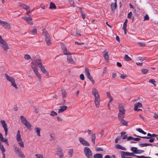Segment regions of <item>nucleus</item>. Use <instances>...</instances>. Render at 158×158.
Returning <instances> with one entry per match:
<instances>
[{
  "mask_svg": "<svg viewBox=\"0 0 158 158\" xmlns=\"http://www.w3.org/2000/svg\"><path fill=\"white\" fill-rule=\"evenodd\" d=\"M22 18L23 19L26 21L27 23L30 25H32L33 24L31 16H29L28 17L25 16L23 17Z\"/></svg>",
  "mask_w": 158,
  "mask_h": 158,
  "instance_id": "obj_10",
  "label": "nucleus"
},
{
  "mask_svg": "<svg viewBox=\"0 0 158 158\" xmlns=\"http://www.w3.org/2000/svg\"><path fill=\"white\" fill-rule=\"evenodd\" d=\"M2 127L4 129V130L5 132V135L6 136L7 135L8 132V128L7 127V124L6 125H3Z\"/></svg>",
  "mask_w": 158,
  "mask_h": 158,
  "instance_id": "obj_36",
  "label": "nucleus"
},
{
  "mask_svg": "<svg viewBox=\"0 0 158 158\" xmlns=\"http://www.w3.org/2000/svg\"><path fill=\"white\" fill-rule=\"evenodd\" d=\"M94 158H103L102 155L101 154H96L94 155Z\"/></svg>",
  "mask_w": 158,
  "mask_h": 158,
  "instance_id": "obj_31",
  "label": "nucleus"
},
{
  "mask_svg": "<svg viewBox=\"0 0 158 158\" xmlns=\"http://www.w3.org/2000/svg\"><path fill=\"white\" fill-rule=\"evenodd\" d=\"M90 74L89 71V69L88 68H86L85 69V74L86 76L88 75H89V74Z\"/></svg>",
  "mask_w": 158,
  "mask_h": 158,
  "instance_id": "obj_44",
  "label": "nucleus"
},
{
  "mask_svg": "<svg viewBox=\"0 0 158 158\" xmlns=\"http://www.w3.org/2000/svg\"><path fill=\"white\" fill-rule=\"evenodd\" d=\"M50 115L52 116H57V114L56 112L52 110L51 111Z\"/></svg>",
  "mask_w": 158,
  "mask_h": 158,
  "instance_id": "obj_41",
  "label": "nucleus"
},
{
  "mask_svg": "<svg viewBox=\"0 0 158 158\" xmlns=\"http://www.w3.org/2000/svg\"><path fill=\"white\" fill-rule=\"evenodd\" d=\"M132 13L131 12H129L127 15V17L128 19H131L132 18Z\"/></svg>",
  "mask_w": 158,
  "mask_h": 158,
  "instance_id": "obj_55",
  "label": "nucleus"
},
{
  "mask_svg": "<svg viewBox=\"0 0 158 158\" xmlns=\"http://www.w3.org/2000/svg\"><path fill=\"white\" fill-rule=\"evenodd\" d=\"M136 130L138 132L142 133L143 131L142 129L140 128H137L136 129Z\"/></svg>",
  "mask_w": 158,
  "mask_h": 158,
  "instance_id": "obj_61",
  "label": "nucleus"
},
{
  "mask_svg": "<svg viewBox=\"0 0 158 158\" xmlns=\"http://www.w3.org/2000/svg\"><path fill=\"white\" fill-rule=\"evenodd\" d=\"M149 19V16L147 14H146V15L144 17L143 20H148Z\"/></svg>",
  "mask_w": 158,
  "mask_h": 158,
  "instance_id": "obj_54",
  "label": "nucleus"
},
{
  "mask_svg": "<svg viewBox=\"0 0 158 158\" xmlns=\"http://www.w3.org/2000/svg\"><path fill=\"white\" fill-rule=\"evenodd\" d=\"M43 33L44 35L45 38V41L46 44L48 45L51 44V43L50 41V38L49 34L47 31L45 30V29H43L42 30Z\"/></svg>",
  "mask_w": 158,
  "mask_h": 158,
  "instance_id": "obj_5",
  "label": "nucleus"
},
{
  "mask_svg": "<svg viewBox=\"0 0 158 158\" xmlns=\"http://www.w3.org/2000/svg\"><path fill=\"white\" fill-rule=\"evenodd\" d=\"M31 65H33L34 66H38L39 67V66L42 65V60L40 59L34 60L31 62Z\"/></svg>",
  "mask_w": 158,
  "mask_h": 158,
  "instance_id": "obj_8",
  "label": "nucleus"
},
{
  "mask_svg": "<svg viewBox=\"0 0 158 158\" xmlns=\"http://www.w3.org/2000/svg\"><path fill=\"white\" fill-rule=\"evenodd\" d=\"M144 151L141 150L137 149V151L136 152V154H140L141 153L143 152Z\"/></svg>",
  "mask_w": 158,
  "mask_h": 158,
  "instance_id": "obj_56",
  "label": "nucleus"
},
{
  "mask_svg": "<svg viewBox=\"0 0 158 158\" xmlns=\"http://www.w3.org/2000/svg\"><path fill=\"white\" fill-rule=\"evenodd\" d=\"M79 140L80 142L83 145L85 146H90L89 143L83 138H79Z\"/></svg>",
  "mask_w": 158,
  "mask_h": 158,
  "instance_id": "obj_13",
  "label": "nucleus"
},
{
  "mask_svg": "<svg viewBox=\"0 0 158 158\" xmlns=\"http://www.w3.org/2000/svg\"><path fill=\"white\" fill-rule=\"evenodd\" d=\"M0 25H2L4 28L8 29H10L11 27L9 24L1 20L0 21Z\"/></svg>",
  "mask_w": 158,
  "mask_h": 158,
  "instance_id": "obj_9",
  "label": "nucleus"
},
{
  "mask_svg": "<svg viewBox=\"0 0 158 158\" xmlns=\"http://www.w3.org/2000/svg\"><path fill=\"white\" fill-rule=\"evenodd\" d=\"M61 93L62 94V99H64L66 97L67 95V93L64 89L61 90Z\"/></svg>",
  "mask_w": 158,
  "mask_h": 158,
  "instance_id": "obj_27",
  "label": "nucleus"
},
{
  "mask_svg": "<svg viewBox=\"0 0 158 158\" xmlns=\"http://www.w3.org/2000/svg\"><path fill=\"white\" fill-rule=\"evenodd\" d=\"M96 139V135L94 134H92L91 135V142L94 143L95 144V139Z\"/></svg>",
  "mask_w": 158,
  "mask_h": 158,
  "instance_id": "obj_29",
  "label": "nucleus"
},
{
  "mask_svg": "<svg viewBox=\"0 0 158 158\" xmlns=\"http://www.w3.org/2000/svg\"><path fill=\"white\" fill-rule=\"evenodd\" d=\"M35 156L37 158H44L42 154H35Z\"/></svg>",
  "mask_w": 158,
  "mask_h": 158,
  "instance_id": "obj_53",
  "label": "nucleus"
},
{
  "mask_svg": "<svg viewBox=\"0 0 158 158\" xmlns=\"http://www.w3.org/2000/svg\"><path fill=\"white\" fill-rule=\"evenodd\" d=\"M147 136H148L141 137V138H143V139H150L151 138H152V134H151L150 133H148Z\"/></svg>",
  "mask_w": 158,
  "mask_h": 158,
  "instance_id": "obj_35",
  "label": "nucleus"
},
{
  "mask_svg": "<svg viewBox=\"0 0 158 158\" xmlns=\"http://www.w3.org/2000/svg\"><path fill=\"white\" fill-rule=\"evenodd\" d=\"M92 94L95 97V99L96 98L98 99L100 98V96L97 89L95 88L92 89Z\"/></svg>",
  "mask_w": 158,
  "mask_h": 158,
  "instance_id": "obj_12",
  "label": "nucleus"
},
{
  "mask_svg": "<svg viewBox=\"0 0 158 158\" xmlns=\"http://www.w3.org/2000/svg\"><path fill=\"white\" fill-rule=\"evenodd\" d=\"M142 104L139 102L136 103L134 105V110L135 111H137V108L142 107Z\"/></svg>",
  "mask_w": 158,
  "mask_h": 158,
  "instance_id": "obj_19",
  "label": "nucleus"
},
{
  "mask_svg": "<svg viewBox=\"0 0 158 158\" xmlns=\"http://www.w3.org/2000/svg\"><path fill=\"white\" fill-rule=\"evenodd\" d=\"M139 145L141 147H146L148 146H152V144L149 143H141L139 144Z\"/></svg>",
  "mask_w": 158,
  "mask_h": 158,
  "instance_id": "obj_24",
  "label": "nucleus"
},
{
  "mask_svg": "<svg viewBox=\"0 0 158 158\" xmlns=\"http://www.w3.org/2000/svg\"><path fill=\"white\" fill-rule=\"evenodd\" d=\"M86 76L87 78L89 79L92 82L93 84H94L95 83V82L93 77L91 76L90 74H89V75Z\"/></svg>",
  "mask_w": 158,
  "mask_h": 158,
  "instance_id": "obj_33",
  "label": "nucleus"
},
{
  "mask_svg": "<svg viewBox=\"0 0 158 158\" xmlns=\"http://www.w3.org/2000/svg\"><path fill=\"white\" fill-rule=\"evenodd\" d=\"M80 78L82 80H84L85 77H84V75L83 74H81L80 75Z\"/></svg>",
  "mask_w": 158,
  "mask_h": 158,
  "instance_id": "obj_59",
  "label": "nucleus"
},
{
  "mask_svg": "<svg viewBox=\"0 0 158 158\" xmlns=\"http://www.w3.org/2000/svg\"><path fill=\"white\" fill-rule=\"evenodd\" d=\"M0 149L1 151L2 152H4L5 151L4 148L1 143H0Z\"/></svg>",
  "mask_w": 158,
  "mask_h": 158,
  "instance_id": "obj_38",
  "label": "nucleus"
},
{
  "mask_svg": "<svg viewBox=\"0 0 158 158\" xmlns=\"http://www.w3.org/2000/svg\"><path fill=\"white\" fill-rule=\"evenodd\" d=\"M138 44L141 47H144L145 46V44L144 42H139Z\"/></svg>",
  "mask_w": 158,
  "mask_h": 158,
  "instance_id": "obj_51",
  "label": "nucleus"
},
{
  "mask_svg": "<svg viewBox=\"0 0 158 158\" xmlns=\"http://www.w3.org/2000/svg\"><path fill=\"white\" fill-rule=\"evenodd\" d=\"M39 67L40 68L42 72L45 74L47 76H48L49 75L48 72L45 69V67L43 65L39 66Z\"/></svg>",
  "mask_w": 158,
  "mask_h": 158,
  "instance_id": "obj_15",
  "label": "nucleus"
},
{
  "mask_svg": "<svg viewBox=\"0 0 158 158\" xmlns=\"http://www.w3.org/2000/svg\"><path fill=\"white\" fill-rule=\"evenodd\" d=\"M124 59L126 61H128L131 60V58L129 56H128L127 54H126L125 55Z\"/></svg>",
  "mask_w": 158,
  "mask_h": 158,
  "instance_id": "obj_39",
  "label": "nucleus"
},
{
  "mask_svg": "<svg viewBox=\"0 0 158 158\" xmlns=\"http://www.w3.org/2000/svg\"><path fill=\"white\" fill-rule=\"evenodd\" d=\"M148 71L147 69H141V71L143 74H146Z\"/></svg>",
  "mask_w": 158,
  "mask_h": 158,
  "instance_id": "obj_48",
  "label": "nucleus"
},
{
  "mask_svg": "<svg viewBox=\"0 0 158 158\" xmlns=\"http://www.w3.org/2000/svg\"><path fill=\"white\" fill-rule=\"evenodd\" d=\"M119 112L118 114V118L122 117L124 118L125 110L123 106L121 104H119L118 106Z\"/></svg>",
  "mask_w": 158,
  "mask_h": 158,
  "instance_id": "obj_3",
  "label": "nucleus"
},
{
  "mask_svg": "<svg viewBox=\"0 0 158 158\" xmlns=\"http://www.w3.org/2000/svg\"><path fill=\"white\" fill-rule=\"evenodd\" d=\"M137 148L135 147H132L131 148V150L132 151L135 153L136 154V152L137 151Z\"/></svg>",
  "mask_w": 158,
  "mask_h": 158,
  "instance_id": "obj_46",
  "label": "nucleus"
},
{
  "mask_svg": "<svg viewBox=\"0 0 158 158\" xmlns=\"http://www.w3.org/2000/svg\"><path fill=\"white\" fill-rule=\"evenodd\" d=\"M153 117L155 119H157L158 118V114L155 113L154 114Z\"/></svg>",
  "mask_w": 158,
  "mask_h": 158,
  "instance_id": "obj_63",
  "label": "nucleus"
},
{
  "mask_svg": "<svg viewBox=\"0 0 158 158\" xmlns=\"http://www.w3.org/2000/svg\"><path fill=\"white\" fill-rule=\"evenodd\" d=\"M127 77V76L126 75H124L123 74H121L120 76V78L122 79H125L126 77Z\"/></svg>",
  "mask_w": 158,
  "mask_h": 158,
  "instance_id": "obj_57",
  "label": "nucleus"
},
{
  "mask_svg": "<svg viewBox=\"0 0 158 158\" xmlns=\"http://www.w3.org/2000/svg\"><path fill=\"white\" fill-rule=\"evenodd\" d=\"M117 4L115 3H112L111 5V8L113 11L115 10L117 8Z\"/></svg>",
  "mask_w": 158,
  "mask_h": 158,
  "instance_id": "obj_26",
  "label": "nucleus"
},
{
  "mask_svg": "<svg viewBox=\"0 0 158 158\" xmlns=\"http://www.w3.org/2000/svg\"><path fill=\"white\" fill-rule=\"evenodd\" d=\"M122 153H124V155L126 156H135L136 157V156H136L133 153H130L127 152L122 151Z\"/></svg>",
  "mask_w": 158,
  "mask_h": 158,
  "instance_id": "obj_21",
  "label": "nucleus"
},
{
  "mask_svg": "<svg viewBox=\"0 0 158 158\" xmlns=\"http://www.w3.org/2000/svg\"><path fill=\"white\" fill-rule=\"evenodd\" d=\"M0 122L1 123L2 126L6 124V123L5 121L4 120H1Z\"/></svg>",
  "mask_w": 158,
  "mask_h": 158,
  "instance_id": "obj_58",
  "label": "nucleus"
},
{
  "mask_svg": "<svg viewBox=\"0 0 158 158\" xmlns=\"http://www.w3.org/2000/svg\"><path fill=\"white\" fill-rule=\"evenodd\" d=\"M149 83H152L154 85V86H156V85L155 84V83L156 82V81L154 79H150L149 80Z\"/></svg>",
  "mask_w": 158,
  "mask_h": 158,
  "instance_id": "obj_45",
  "label": "nucleus"
},
{
  "mask_svg": "<svg viewBox=\"0 0 158 158\" xmlns=\"http://www.w3.org/2000/svg\"><path fill=\"white\" fill-rule=\"evenodd\" d=\"M96 150L97 151H103V149L102 148H101L97 147L96 149Z\"/></svg>",
  "mask_w": 158,
  "mask_h": 158,
  "instance_id": "obj_60",
  "label": "nucleus"
},
{
  "mask_svg": "<svg viewBox=\"0 0 158 158\" xmlns=\"http://www.w3.org/2000/svg\"><path fill=\"white\" fill-rule=\"evenodd\" d=\"M34 130L37 133V135L38 136H40V132L41 130V129L40 128L36 127L35 128Z\"/></svg>",
  "mask_w": 158,
  "mask_h": 158,
  "instance_id": "obj_23",
  "label": "nucleus"
},
{
  "mask_svg": "<svg viewBox=\"0 0 158 158\" xmlns=\"http://www.w3.org/2000/svg\"><path fill=\"white\" fill-rule=\"evenodd\" d=\"M5 76L7 80L11 82L12 86L16 89H18V87L15 83V79L13 77H10L7 73L5 74Z\"/></svg>",
  "mask_w": 158,
  "mask_h": 158,
  "instance_id": "obj_2",
  "label": "nucleus"
},
{
  "mask_svg": "<svg viewBox=\"0 0 158 158\" xmlns=\"http://www.w3.org/2000/svg\"><path fill=\"white\" fill-rule=\"evenodd\" d=\"M0 43L2 44L1 46L3 48L4 51L7 52L9 49V47L6 41L3 40L0 35Z\"/></svg>",
  "mask_w": 158,
  "mask_h": 158,
  "instance_id": "obj_6",
  "label": "nucleus"
},
{
  "mask_svg": "<svg viewBox=\"0 0 158 158\" xmlns=\"http://www.w3.org/2000/svg\"><path fill=\"white\" fill-rule=\"evenodd\" d=\"M16 139L20 146L21 148H24V144L22 140V139L21 137L20 131L19 130H18L17 131L16 136Z\"/></svg>",
  "mask_w": 158,
  "mask_h": 158,
  "instance_id": "obj_4",
  "label": "nucleus"
},
{
  "mask_svg": "<svg viewBox=\"0 0 158 158\" xmlns=\"http://www.w3.org/2000/svg\"><path fill=\"white\" fill-rule=\"evenodd\" d=\"M56 6L55 4L52 2H50L49 9H56Z\"/></svg>",
  "mask_w": 158,
  "mask_h": 158,
  "instance_id": "obj_25",
  "label": "nucleus"
},
{
  "mask_svg": "<svg viewBox=\"0 0 158 158\" xmlns=\"http://www.w3.org/2000/svg\"><path fill=\"white\" fill-rule=\"evenodd\" d=\"M21 122L29 130L31 129V125L30 123L22 115L20 116Z\"/></svg>",
  "mask_w": 158,
  "mask_h": 158,
  "instance_id": "obj_1",
  "label": "nucleus"
},
{
  "mask_svg": "<svg viewBox=\"0 0 158 158\" xmlns=\"http://www.w3.org/2000/svg\"><path fill=\"white\" fill-rule=\"evenodd\" d=\"M18 4V5L19 6L22 7L23 9L26 10L27 11V10L29 8V7L27 6L20 2H19Z\"/></svg>",
  "mask_w": 158,
  "mask_h": 158,
  "instance_id": "obj_22",
  "label": "nucleus"
},
{
  "mask_svg": "<svg viewBox=\"0 0 158 158\" xmlns=\"http://www.w3.org/2000/svg\"><path fill=\"white\" fill-rule=\"evenodd\" d=\"M68 152H69V156L70 157H71L73 156V149H69V150Z\"/></svg>",
  "mask_w": 158,
  "mask_h": 158,
  "instance_id": "obj_40",
  "label": "nucleus"
},
{
  "mask_svg": "<svg viewBox=\"0 0 158 158\" xmlns=\"http://www.w3.org/2000/svg\"><path fill=\"white\" fill-rule=\"evenodd\" d=\"M105 52H103L104 54V58L106 60H109V56L108 52H106L105 53H104Z\"/></svg>",
  "mask_w": 158,
  "mask_h": 158,
  "instance_id": "obj_32",
  "label": "nucleus"
},
{
  "mask_svg": "<svg viewBox=\"0 0 158 158\" xmlns=\"http://www.w3.org/2000/svg\"><path fill=\"white\" fill-rule=\"evenodd\" d=\"M61 48L63 50V51L64 54L67 55L68 53V52L65 46L63 43H61Z\"/></svg>",
  "mask_w": 158,
  "mask_h": 158,
  "instance_id": "obj_17",
  "label": "nucleus"
},
{
  "mask_svg": "<svg viewBox=\"0 0 158 158\" xmlns=\"http://www.w3.org/2000/svg\"><path fill=\"white\" fill-rule=\"evenodd\" d=\"M16 154L20 157L23 158L25 157V156L22 153L21 151H19V152L16 153Z\"/></svg>",
  "mask_w": 158,
  "mask_h": 158,
  "instance_id": "obj_37",
  "label": "nucleus"
},
{
  "mask_svg": "<svg viewBox=\"0 0 158 158\" xmlns=\"http://www.w3.org/2000/svg\"><path fill=\"white\" fill-rule=\"evenodd\" d=\"M69 3L71 6L74 7L75 6L74 5V2L73 0H69Z\"/></svg>",
  "mask_w": 158,
  "mask_h": 158,
  "instance_id": "obj_47",
  "label": "nucleus"
},
{
  "mask_svg": "<svg viewBox=\"0 0 158 158\" xmlns=\"http://www.w3.org/2000/svg\"><path fill=\"white\" fill-rule=\"evenodd\" d=\"M68 54L66 55H67V60L69 63L74 64L75 62L72 58L71 54L69 52H68Z\"/></svg>",
  "mask_w": 158,
  "mask_h": 158,
  "instance_id": "obj_14",
  "label": "nucleus"
},
{
  "mask_svg": "<svg viewBox=\"0 0 158 158\" xmlns=\"http://www.w3.org/2000/svg\"><path fill=\"white\" fill-rule=\"evenodd\" d=\"M124 118L122 117L118 118V120L121 123L124 125L127 126L128 125L127 122L123 119Z\"/></svg>",
  "mask_w": 158,
  "mask_h": 158,
  "instance_id": "obj_20",
  "label": "nucleus"
},
{
  "mask_svg": "<svg viewBox=\"0 0 158 158\" xmlns=\"http://www.w3.org/2000/svg\"><path fill=\"white\" fill-rule=\"evenodd\" d=\"M121 154L122 158H126L125 156L126 155H124V153H122V151L121 152Z\"/></svg>",
  "mask_w": 158,
  "mask_h": 158,
  "instance_id": "obj_64",
  "label": "nucleus"
},
{
  "mask_svg": "<svg viewBox=\"0 0 158 158\" xmlns=\"http://www.w3.org/2000/svg\"><path fill=\"white\" fill-rule=\"evenodd\" d=\"M139 59L140 60H144L146 59V57L140 56L139 57Z\"/></svg>",
  "mask_w": 158,
  "mask_h": 158,
  "instance_id": "obj_62",
  "label": "nucleus"
},
{
  "mask_svg": "<svg viewBox=\"0 0 158 158\" xmlns=\"http://www.w3.org/2000/svg\"><path fill=\"white\" fill-rule=\"evenodd\" d=\"M126 134V132H123L121 133V137H122V139H125L126 138L127 139V135H124Z\"/></svg>",
  "mask_w": 158,
  "mask_h": 158,
  "instance_id": "obj_34",
  "label": "nucleus"
},
{
  "mask_svg": "<svg viewBox=\"0 0 158 158\" xmlns=\"http://www.w3.org/2000/svg\"><path fill=\"white\" fill-rule=\"evenodd\" d=\"M30 32L32 33V34H36L37 33V30L36 28L33 29L32 31H30Z\"/></svg>",
  "mask_w": 158,
  "mask_h": 158,
  "instance_id": "obj_49",
  "label": "nucleus"
},
{
  "mask_svg": "<svg viewBox=\"0 0 158 158\" xmlns=\"http://www.w3.org/2000/svg\"><path fill=\"white\" fill-rule=\"evenodd\" d=\"M57 151L56 153L60 157V158H63L64 156V153L61 149L60 148L58 147L56 149Z\"/></svg>",
  "mask_w": 158,
  "mask_h": 158,
  "instance_id": "obj_11",
  "label": "nucleus"
},
{
  "mask_svg": "<svg viewBox=\"0 0 158 158\" xmlns=\"http://www.w3.org/2000/svg\"><path fill=\"white\" fill-rule=\"evenodd\" d=\"M14 150L16 154L18 152H19V151H20L21 150L18 147H15L14 148Z\"/></svg>",
  "mask_w": 158,
  "mask_h": 158,
  "instance_id": "obj_42",
  "label": "nucleus"
},
{
  "mask_svg": "<svg viewBox=\"0 0 158 158\" xmlns=\"http://www.w3.org/2000/svg\"><path fill=\"white\" fill-rule=\"evenodd\" d=\"M31 66L36 76L40 74L38 72V68L36 66H34L33 65H31Z\"/></svg>",
  "mask_w": 158,
  "mask_h": 158,
  "instance_id": "obj_18",
  "label": "nucleus"
},
{
  "mask_svg": "<svg viewBox=\"0 0 158 158\" xmlns=\"http://www.w3.org/2000/svg\"><path fill=\"white\" fill-rule=\"evenodd\" d=\"M116 148L118 149H120L123 150H126V149L125 148L123 147L121 145L117 144L116 145Z\"/></svg>",
  "mask_w": 158,
  "mask_h": 158,
  "instance_id": "obj_28",
  "label": "nucleus"
},
{
  "mask_svg": "<svg viewBox=\"0 0 158 158\" xmlns=\"http://www.w3.org/2000/svg\"><path fill=\"white\" fill-rule=\"evenodd\" d=\"M136 157L137 158H152L149 156H136Z\"/></svg>",
  "mask_w": 158,
  "mask_h": 158,
  "instance_id": "obj_52",
  "label": "nucleus"
},
{
  "mask_svg": "<svg viewBox=\"0 0 158 158\" xmlns=\"http://www.w3.org/2000/svg\"><path fill=\"white\" fill-rule=\"evenodd\" d=\"M84 152L87 158H92V152L90 148L85 147L84 150Z\"/></svg>",
  "mask_w": 158,
  "mask_h": 158,
  "instance_id": "obj_7",
  "label": "nucleus"
},
{
  "mask_svg": "<svg viewBox=\"0 0 158 158\" xmlns=\"http://www.w3.org/2000/svg\"><path fill=\"white\" fill-rule=\"evenodd\" d=\"M24 58L27 60H29L31 59L30 56L28 54H25L24 55Z\"/></svg>",
  "mask_w": 158,
  "mask_h": 158,
  "instance_id": "obj_43",
  "label": "nucleus"
},
{
  "mask_svg": "<svg viewBox=\"0 0 158 158\" xmlns=\"http://www.w3.org/2000/svg\"><path fill=\"white\" fill-rule=\"evenodd\" d=\"M59 107L60 108L59 109L58 112L59 113H60L64 112L65 110L68 108V107L67 106H60Z\"/></svg>",
  "mask_w": 158,
  "mask_h": 158,
  "instance_id": "obj_16",
  "label": "nucleus"
},
{
  "mask_svg": "<svg viewBox=\"0 0 158 158\" xmlns=\"http://www.w3.org/2000/svg\"><path fill=\"white\" fill-rule=\"evenodd\" d=\"M127 22H128L127 19H126L125 20V22L124 23V24H123V28H124V29H125V28H126L127 27Z\"/></svg>",
  "mask_w": 158,
  "mask_h": 158,
  "instance_id": "obj_50",
  "label": "nucleus"
},
{
  "mask_svg": "<svg viewBox=\"0 0 158 158\" xmlns=\"http://www.w3.org/2000/svg\"><path fill=\"white\" fill-rule=\"evenodd\" d=\"M94 102L97 107H98L99 106L100 98L95 99Z\"/></svg>",
  "mask_w": 158,
  "mask_h": 158,
  "instance_id": "obj_30",
  "label": "nucleus"
}]
</instances>
